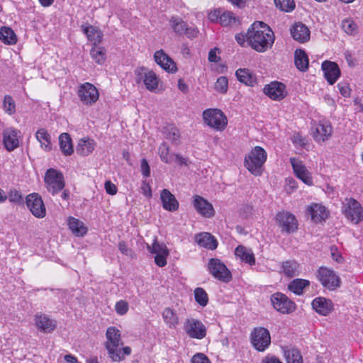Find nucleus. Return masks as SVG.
<instances>
[{"label":"nucleus","mask_w":363,"mask_h":363,"mask_svg":"<svg viewBox=\"0 0 363 363\" xmlns=\"http://www.w3.org/2000/svg\"><path fill=\"white\" fill-rule=\"evenodd\" d=\"M194 206L198 213L206 218H211L214 215L212 204L200 196H194Z\"/></svg>","instance_id":"20"},{"label":"nucleus","mask_w":363,"mask_h":363,"mask_svg":"<svg viewBox=\"0 0 363 363\" xmlns=\"http://www.w3.org/2000/svg\"><path fill=\"white\" fill-rule=\"evenodd\" d=\"M172 28L174 33L178 35H182L186 30L188 24L178 17H172L170 19Z\"/></svg>","instance_id":"40"},{"label":"nucleus","mask_w":363,"mask_h":363,"mask_svg":"<svg viewBox=\"0 0 363 363\" xmlns=\"http://www.w3.org/2000/svg\"><path fill=\"white\" fill-rule=\"evenodd\" d=\"M235 75L238 81L246 85L253 86L255 83V79L250 74L248 69H238Z\"/></svg>","instance_id":"39"},{"label":"nucleus","mask_w":363,"mask_h":363,"mask_svg":"<svg viewBox=\"0 0 363 363\" xmlns=\"http://www.w3.org/2000/svg\"><path fill=\"white\" fill-rule=\"evenodd\" d=\"M343 30L349 35H354L357 33V26L350 18L344 19L341 24Z\"/></svg>","instance_id":"47"},{"label":"nucleus","mask_w":363,"mask_h":363,"mask_svg":"<svg viewBox=\"0 0 363 363\" xmlns=\"http://www.w3.org/2000/svg\"><path fill=\"white\" fill-rule=\"evenodd\" d=\"M228 88V81L227 77L223 76L218 77L215 84V89L221 94H225L227 92Z\"/></svg>","instance_id":"49"},{"label":"nucleus","mask_w":363,"mask_h":363,"mask_svg":"<svg viewBox=\"0 0 363 363\" xmlns=\"http://www.w3.org/2000/svg\"><path fill=\"white\" fill-rule=\"evenodd\" d=\"M82 29L84 33L86 35L88 39L93 42L94 46L101 41L103 35L101 31L96 29L95 27L82 26Z\"/></svg>","instance_id":"37"},{"label":"nucleus","mask_w":363,"mask_h":363,"mask_svg":"<svg viewBox=\"0 0 363 363\" xmlns=\"http://www.w3.org/2000/svg\"><path fill=\"white\" fill-rule=\"evenodd\" d=\"M28 208L37 218H44L46 209L41 197L36 193L29 194L26 198Z\"/></svg>","instance_id":"11"},{"label":"nucleus","mask_w":363,"mask_h":363,"mask_svg":"<svg viewBox=\"0 0 363 363\" xmlns=\"http://www.w3.org/2000/svg\"><path fill=\"white\" fill-rule=\"evenodd\" d=\"M155 61L164 70L174 73L177 70L175 62L162 50L156 51L154 55Z\"/></svg>","instance_id":"17"},{"label":"nucleus","mask_w":363,"mask_h":363,"mask_svg":"<svg viewBox=\"0 0 363 363\" xmlns=\"http://www.w3.org/2000/svg\"><path fill=\"white\" fill-rule=\"evenodd\" d=\"M342 204V213L348 220L358 223L363 218L362 208L357 200L345 199Z\"/></svg>","instance_id":"6"},{"label":"nucleus","mask_w":363,"mask_h":363,"mask_svg":"<svg viewBox=\"0 0 363 363\" xmlns=\"http://www.w3.org/2000/svg\"><path fill=\"white\" fill-rule=\"evenodd\" d=\"M191 363H211V362L204 354L197 353L192 357Z\"/></svg>","instance_id":"56"},{"label":"nucleus","mask_w":363,"mask_h":363,"mask_svg":"<svg viewBox=\"0 0 363 363\" xmlns=\"http://www.w3.org/2000/svg\"><path fill=\"white\" fill-rule=\"evenodd\" d=\"M270 301L273 308L281 314L292 313L296 308V303L280 292L273 294Z\"/></svg>","instance_id":"5"},{"label":"nucleus","mask_w":363,"mask_h":363,"mask_svg":"<svg viewBox=\"0 0 363 363\" xmlns=\"http://www.w3.org/2000/svg\"><path fill=\"white\" fill-rule=\"evenodd\" d=\"M276 219L283 231L290 233L297 229L296 217L290 213L279 212L277 214Z\"/></svg>","instance_id":"12"},{"label":"nucleus","mask_w":363,"mask_h":363,"mask_svg":"<svg viewBox=\"0 0 363 363\" xmlns=\"http://www.w3.org/2000/svg\"><path fill=\"white\" fill-rule=\"evenodd\" d=\"M292 38L300 43L307 42L310 38V30L303 23H295L290 29Z\"/></svg>","instance_id":"21"},{"label":"nucleus","mask_w":363,"mask_h":363,"mask_svg":"<svg viewBox=\"0 0 363 363\" xmlns=\"http://www.w3.org/2000/svg\"><path fill=\"white\" fill-rule=\"evenodd\" d=\"M141 172L144 177H148L150 175V168L147 161L145 159H143L141 161Z\"/></svg>","instance_id":"59"},{"label":"nucleus","mask_w":363,"mask_h":363,"mask_svg":"<svg viewBox=\"0 0 363 363\" xmlns=\"http://www.w3.org/2000/svg\"><path fill=\"white\" fill-rule=\"evenodd\" d=\"M203 117L208 125L216 130H223L227 125L225 116L218 109H207L203 111Z\"/></svg>","instance_id":"7"},{"label":"nucleus","mask_w":363,"mask_h":363,"mask_svg":"<svg viewBox=\"0 0 363 363\" xmlns=\"http://www.w3.org/2000/svg\"><path fill=\"white\" fill-rule=\"evenodd\" d=\"M168 255L157 254L155 256V262L159 267H164L167 264V257Z\"/></svg>","instance_id":"62"},{"label":"nucleus","mask_w":363,"mask_h":363,"mask_svg":"<svg viewBox=\"0 0 363 363\" xmlns=\"http://www.w3.org/2000/svg\"><path fill=\"white\" fill-rule=\"evenodd\" d=\"M184 330L193 339L201 340L206 335V326L198 319L187 318L184 323Z\"/></svg>","instance_id":"8"},{"label":"nucleus","mask_w":363,"mask_h":363,"mask_svg":"<svg viewBox=\"0 0 363 363\" xmlns=\"http://www.w3.org/2000/svg\"><path fill=\"white\" fill-rule=\"evenodd\" d=\"M311 306L313 309L320 315L327 316L334 309V304L330 299L323 296L315 298Z\"/></svg>","instance_id":"15"},{"label":"nucleus","mask_w":363,"mask_h":363,"mask_svg":"<svg viewBox=\"0 0 363 363\" xmlns=\"http://www.w3.org/2000/svg\"><path fill=\"white\" fill-rule=\"evenodd\" d=\"M162 317L164 323L169 328H175L179 324L178 315L171 308H165L162 313Z\"/></svg>","instance_id":"30"},{"label":"nucleus","mask_w":363,"mask_h":363,"mask_svg":"<svg viewBox=\"0 0 363 363\" xmlns=\"http://www.w3.org/2000/svg\"><path fill=\"white\" fill-rule=\"evenodd\" d=\"M220 52V50L217 48L211 49L208 52V61L211 62H218L220 60V57L217 56L216 52Z\"/></svg>","instance_id":"58"},{"label":"nucleus","mask_w":363,"mask_h":363,"mask_svg":"<svg viewBox=\"0 0 363 363\" xmlns=\"http://www.w3.org/2000/svg\"><path fill=\"white\" fill-rule=\"evenodd\" d=\"M266 151L259 146L254 147L245 157V167L255 176H260L263 172V165L267 160Z\"/></svg>","instance_id":"3"},{"label":"nucleus","mask_w":363,"mask_h":363,"mask_svg":"<svg viewBox=\"0 0 363 363\" xmlns=\"http://www.w3.org/2000/svg\"><path fill=\"white\" fill-rule=\"evenodd\" d=\"M198 33L199 30L197 29V28L187 26L186 30H185V33H184V35H185L189 38H194L196 37Z\"/></svg>","instance_id":"60"},{"label":"nucleus","mask_w":363,"mask_h":363,"mask_svg":"<svg viewBox=\"0 0 363 363\" xmlns=\"http://www.w3.org/2000/svg\"><path fill=\"white\" fill-rule=\"evenodd\" d=\"M235 255L240 258L242 262L253 265L255 264V258L251 249L247 248L243 245H239L235 250Z\"/></svg>","instance_id":"26"},{"label":"nucleus","mask_w":363,"mask_h":363,"mask_svg":"<svg viewBox=\"0 0 363 363\" xmlns=\"http://www.w3.org/2000/svg\"><path fill=\"white\" fill-rule=\"evenodd\" d=\"M208 268L210 272H230L227 267L217 258L209 259Z\"/></svg>","instance_id":"41"},{"label":"nucleus","mask_w":363,"mask_h":363,"mask_svg":"<svg viewBox=\"0 0 363 363\" xmlns=\"http://www.w3.org/2000/svg\"><path fill=\"white\" fill-rule=\"evenodd\" d=\"M318 279L329 290H335L340 286L341 282L336 274H318Z\"/></svg>","instance_id":"25"},{"label":"nucleus","mask_w":363,"mask_h":363,"mask_svg":"<svg viewBox=\"0 0 363 363\" xmlns=\"http://www.w3.org/2000/svg\"><path fill=\"white\" fill-rule=\"evenodd\" d=\"M222 9H218L214 11H212L208 14V18L212 22H218L220 20V16L221 15Z\"/></svg>","instance_id":"61"},{"label":"nucleus","mask_w":363,"mask_h":363,"mask_svg":"<svg viewBox=\"0 0 363 363\" xmlns=\"http://www.w3.org/2000/svg\"><path fill=\"white\" fill-rule=\"evenodd\" d=\"M247 42L253 50L264 52L272 46L274 34L265 23L255 21L247 30Z\"/></svg>","instance_id":"1"},{"label":"nucleus","mask_w":363,"mask_h":363,"mask_svg":"<svg viewBox=\"0 0 363 363\" xmlns=\"http://www.w3.org/2000/svg\"><path fill=\"white\" fill-rule=\"evenodd\" d=\"M59 144L64 155L69 156L74 152L72 139L68 133H63L59 136Z\"/></svg>","instance_id":"31"},{"label":"nucleus","mask_w":363,"mask_h":363,"mask_svg":"<svg viewBox=\"0 0 363 363\" xmlns=\"http://www.w3.org/2000/svg\"><path fill=\"white\" fill-rule=\"evenodd\" d=\"M90 55L91 57L97 62L98 64H103L105 61V50L101 47H96V45L93 47L90 50Z\"/></svg>","instance_id":"45"},{"label":"nucleus","mask_w":363,"mask_h":363,"mask_svg":"<svg viewBox=\"0 0 363 363\" xmlns=\"http://www.w3.org/2000/svg\"><path fill=\"white\" fill-rule=\"evenodd\" d=\"M35 325L38 330L44 333H50L55 330L57 323L55 320L50 318L47 315L38 313L34 318Z\"/></svg>","instance_id":"14"},{"label":"nucleus","mask_w":363,"mask_h":363,"mask_svg":"<svg viewBox=\"0 0 363 363\" xmlns=\"http://www.w3.org/2000/svg\"><path fill=\"white\" fill-rule=\"evenodd\" d=\"M78 96L84 104L91 106L99 99V94L94 85L86 82L79 86Z\"/></svg>","instance_id":"10"},{"label":"nucleus","mask_w":363,"mask_h":363,"mask_svg":"<svg viewBox=\"0 0 363 363\" xmlns=\"http://www.w3.org/2000/svg\"><path fill=\"white\" fill-rule=\"evenodd\" d=\"M160 157L162 162L169 163L170 160L168 157L169 153V147L167 143H162L158 149Z\"/></svg>","instance_id":"51"},{"label":"nucleus","mask_w":363,"mask_h":363,"mask_svg":"<svg viewBox=\"0 0 363 363\" xmlns=\"http://www.w3.org/2000/svg\"><path fill=\"white\" fill-rule=\"evenodd\" d=\"M119 250L121 252L130 258L133 257V252L130 248L128 247L125 242L121 241L118 244Z\"/></svg>","instance_id":"55"},{"label":"nucleus","mask_w":363,"mask_h":363,"mask_svg":"<svg viewBox=\"0 0 363 363\" xmlns=\"http://www.w3.org/2000/svg\"><path fill=\"white\" fill-rule=\"evenodd\" d=\"M287 363H303L301 352L296 349H291L285 352Z\"/></svg>","instance_id":"44"},{"label":"nucleus","mask_w":363,"mask_h":363,"mask_svg":"<svg viewBox=\"0 0 363 363\" xmlns=\"http://www.w3.org/2000/svg\"><path fill=\"white\" fill-rule=\"evenodd\" d=\"M17 130L13 128H8L4 130V144L8 151H12L18 146Z\"/></svg>","instance_id":"23"},{"label":"nucleus","mask_w":363,"mask_h":363,"mask_svg":"<svg viewBox=\"0 0 363 363\" xmlns=\"http://www.w3.org/2000/svg\"><path fill=\"white\" fill-rule=\"evenodd\" d=\"M105 189L107 194L110 195H115L117 193V187L111 181L105 182Z\"/></svg>","instance_id":"63"},{"label":"nucleus","mask_w":363,"mask_h":363,"mask_svg":"<svg viewBox=\"0 0 363 363\" xmlns=\"http://www.w3.org/2000/svg\"><path fill=\"white\" fill-rule=\"evenodd\" d=\"M277 8L285 12H291L295 8L294 0H274Z\"/></svg>","instance_id":"46"},{"label":"nucleus","mask_w":363,"mask_h":363,"mask_svg":"<svg viewBox=\"0 0 363 363\" xmlns=\"http://www.w3.org/2000/svg\"><path fill=\"white\" fill-rule=\"evenodd\" d=\"M309 281L302 279H296L290 282L288 286L289 291L296 295H301L303 294V289L308 286Z\"/></svg>","instance_id":"38"},{"label":"nucleus","mask_w":363,"mask_h":363,"mask_svg":"<svg viewBox=\"0 0 363 363\" xmlns=\"http://www.w3.org/2000/svg\"><path fill=\"white\" fill-rule=\"evenodd\" d=\"M162 207L169 211L174 212L179 208V202L168 189H163L160 193Z\"/></svg>","instance_id":"22"},{"label":"nucleus","mask_w":363,"mask_h":363,"mask_svg":"<svg viewBox=\"0 0 363 363\" xmlns=\"http://www.w3.org/2000/svg\"><path fill=\"white\" fill-rule=\"evenodd\" d=\"M195 241L199 246L209 250H215L218 246L216 239L209 233L204 232L196 235Z\"/></svg>","instance_id":"24"},{"label":"nucleus","mask_w":363,"mask_h":363,"mask_svg":"<svg viewBox=\"0 0 363 363\" xmlns=\"http://www.w3.org/2000/svg\"><path fill=\"white\" fill-rule=\"evenodd\" d=\"M283 272H295L298 270V264L295 260H287L282 263Z\"/></svg>","instance_id":"52"},{"label":"nucleus","mask_w":363,"mask_h":363,"mask_svg":"<svg viewBox=\"0 0 363 363\" xmlns=\"http://www.w3.org/2000/svg\"><path fill=\"white\" fill-rule=\"evenodd\" d=\"M11 202L21 203H23L22 194L15 189H11L7 196Z\"/></svg>","instance_id":"54"},{"label":"nucleus","mask_w":363,"mask_h":363,"mask_svg":"<svg viewBox=\"0 0 363 363\" xmlns=\"http://www.w3.org/2000/svg\"><path fill=\"white\" fill-rule=\"evenodd\" d=\"M0 40L6 45H14L17 42V36L9 27L3 26L0 28Z\"/></svg>","instance_id":"35"},{"label":"nucleus","mask_w":363,"mask_h":363,"mask_svg":"<svg viewBox=\"0 0 363 363\" xmlns=\"http://www.w3.org/2000/svg\"><path fill=\"white\" fill-rule=\"evenodd\" d=\"M322 69L329 84H335L340 76V69L337 63L334 62L324 61L322 63Z\"/></svg>","instance_id":"16"},{"label":"nucleus","mask_w":363,"mask_h":363,"mask_svg":"<svg viewBox=\"0 0 363 363\" xmlns=\"http://www.w3.org/2000/svg\"><path fill=\"white\" fill-rule=\"evenodd\" d=\"M68 225L71 231L76 236H84L87 233V228L83 222L74 217H69Z\"/></svg>","instance_id":"33"},{"label":"nucleus","mask_w":363,"mask_h":363,"mask_svg":"<svg viewBox=\"0 0 363 363\" xmlns=\"http://www.w3.org/2000/svg\"><path fill=\"white\" fill-rule=\"evenodd\" d=\"M147 249L150 252L155 254V255L157 254L169 255V250L166 245L159 243L157 240V238L154 239L151 245H147Z\"/></svg>","instance_id":"43"},{"label":"nucleus","mask_w":363,"mask_h":363,"mask_svg":"<svg viewBox=\"0 0 363 363\" xmlns=\"http://www.w3.org/2000/svg\"><path fill=\"white\" fill-rule=\"evenodd\" d=\"M290 162L296 176L308 185L313 184L309 172L303 162L294 157L290 158Z\"/></svg>","instance_id":"18"},{"label":"nucleus","mask_w":363,"mask_h":363,"mask_svg":"<svg viewBox=\"0 0 363 363\" xmlns=\"http://www.w3.org/2000/svg\"><path fill=\"white\" fill-rule=\"evenodd\" d=\"M96 146V143L93 139H81L76 148V152L81 156H87L91 154Z\"/></svg>","instance_id":"27"},{"label":"nucleus","mask_w":363,"mask_h":363,"mask_svg":"<svg viewBox=\"0 0 363 363\" xmlns=\"http://www.w3.org/2000/svg\"><path fill=\"white\" fill-rule=\"evenodd\" d=\"M326 210L324 206L318 204L310 206L307 208V213L311 216V219L315 222H320L327 218Z\"/></svg>","instance_id":"29"},{"label":"nucleus","mask_w":363,"mask_h":363,"mask_svg":"<svg viewBox=\"0 0 363 363\" xmlns=\"http://www.w3.org/2000/svg\"><path fill=\"white\" fill-rule=\"evenodd\" d=\"M129 306L128 303L123 300H121L116 302L115 305V310L117 314L123 315L128 311Z\"/></svg>","instance_id":"53"},{"label":"nucleus","mask_w":363,"mask_h":363,"mask_svg":"<svg viewBox=\"0 0 363 363\" xmlns=\"http://www.w3.org/2000/svg\"><path fill=\"white\" fill-rule=\"evenodd\" d=\"M144 69H141V72L135 71L138 74L136 78V82L140 83V82L143 79V82L146 86V88L150 91H153L157 89L158 85V79L155 74V73L152 71H148L143 72Z\"/></svg>","instance_id":"19"},{"label":"nucleus","mask_w":363,"mask_h":363,"mask_svg":"<svg viewBox=\"0 0 363 363\" xmlns=\"http://www.w3.org/2000/svg\"><path fill=\"white\" fill-rule=\"evenodd\" d=\"M332 133V127L330 125L319 124L313 133V137L318 142L328 139Z\"/></svg>","instance_id":"34"},{"label":"nucleus","mask_w":363,"mask_h":363,"mask_svg":"<svg viewBox=\"0 0 363 363\" xmlns=\"http://www.w3.org/2000/svg\"><path fill=\"white\" fill-rule=\"evenodd\" d=\"M164 137L169 140L172 144L178 145L180 143V133L177 127L172 124H169L163 128Z\"/></svg>","instance_id":"32"},{"label":"nucleus","mask_w":363,"mask_h":363,"mask_svg":"<svg viewBox=\"0 0 363 363\" xmlns=\"http://www.w3.org/2000/svg\"><path fill=\"white\" fill-rule=\"evenodd\" d=\"M174 156H175V162L179 165H181V166H182V165L189 166L190 162H189L188 158L184 157H182V155H180L179 154H175Z\"/></svg>","instance_id":"64"},{"label":"nucleus","mask_w":363,"mask_h":363,"mask_svg":"<svg viewBox=\"0 0 363 363\" xmlns=\"http://www.w3.org/2000/svg\"><path fill=\"white\" fill-rule=\"evenodd\" d=\"M213 277L224 283H228L232 280V274H212Z\"/></svg>","instance_id":"57"},{"label":"nucleus","mask_w":363,"mask_h":363,"mask_svg":"<svg viewBox=\"0 0 363 363\" xmlns=\"http://www.w3.org/2000/svg\"><path fill=\"white\" fill-rule=\"evenodd\" d=\"M44 180L47 185L48 191L52 195L62 190L65 185L63 174L52 168L47 170Z\"/></svg>","instance_id":"4"},{"label":"nucleus","mask_w":363,"mask_h":363,"mask_svg":"<svg viewBox=\"0 0 363 363\" xmlns=\"http://www.w3.org/2000/svg\"><path fill=\"white\" fill-rule=\"evenodd\" d=\"M106 341L104 344L111 360L113 362H120L125 359V356L131 354V348L128 346L121 347L123 345L121 331L116 327H109L106 333Z\"/></svg>","instance_id":"2"},{"label":"nucleus","mask_w":363,"mask_h":363,"mask_svg":"<svg viewBox=\"0 0 363 363\" xmlns=\"http://www.w3.org/2000/svg\"><path fill=\"white\" fill-rule=\"evenodd\" d=\"M294 62L296 68L301 72H306L308 69L309 60L306 52L297 49L294 53Z\"/></svg>","instance_id":"28"},{"label":"nucleus","mask_w":363,"mask_h":363,"mask_svg":"<svg viewBox=\"0 0 363 363\" xmlns=\"http://www.w3.org/2000/svg\"><path fill=\"white\" fill-rule=\"evenodd\" d=\"M3 106L5 112L9 115L13 114L16 111L15 102L10 95L4 96Z\"/></svg>","instance_id":"48"},{"label":"nucleus","mask_w":363,"mask_h":363,"mask_svg":"<svg viewBox=\"0 0 363 363\" xmlns=\"http://www.w3.org/2000/svg\"><path fill=\"white\" fill-rule=\"evenodd\" d=\"M233 20H235V17L233 12L222 10L219 20V22L222 26H228L232 23Z\"/></svg>","instance_id":"50"},{"label":"nucleus","mask_w":363,"mask_h":363,"mask_svg":"<svg viewBox=\"0 0 363 363\" xmlns=\"http://www.w3.org/2000/svg\"><path fill=\"white\" fill-rule=\"evenodd\" d=\"M35 137L42 148L47 151L51 150L50 135L45 128L39 129L35 133Z\"/></svg>","instance_id":"36"},{"label":"nucleus","mask_w":363,"mask_h":363,"mask_svg":"<svg viewBox=\"0 0 363 363\" xmlns=\"http://www.w3.org/2000/svg\"><path fill=\"white\" fill-rule=\"evenodd\" d=\"M252 344L258 351H264L271 343L269 332L264 328H255L251 334Z\"/></svg>","instance_id":"9"},{"label":"nucleus","mask_w":363,"mask_h":363,"mask_svg":"<svg viewBox=\"0 0 363 363\" xmlns=\"http://www.w3.org/2000/svg\"><path fill=\"white\" fill-rule=\"evenodd\" d=\"M196 302L201 307H205L208 303V296L206 291L201 287H197L194 291Z\"/></svg>","instance_id":"42"},{"label":"nucleus","mask_w":363,"mask_h":363,"mask_svg":"<svg viewBox=\"0 0 363 363\" xmlns=\"http://www.w3.org/2000/svg\"><path fill=\"white\" fill-rule=\"evenodd\" d=\"M286 86L279 82H272L265 85L263 89L264 93L270 99L276 101H280L286 96Z\"/></svg>","instance_id":"13"}]
</instances>
